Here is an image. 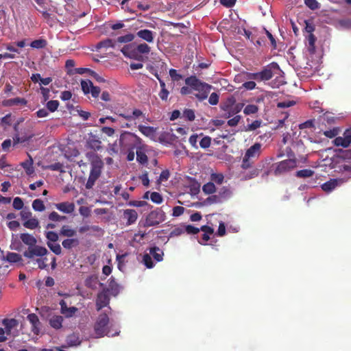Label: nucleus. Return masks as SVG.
<instances>
[{
  "label": "nucleus",
  "instance_id": "f257e3e1",
  "mask_svg": "<svg viewBox=\"0 0 351 351\" xmlns=\"http://www.w3.org/2000/svg\"><path fill=\"white\" fill-rule=\"evenodd\" d=\"M186 86H182L180 88V93L182 95H189L192 93V90H196L198 93L195 95V97L199 101H204L206 99L212 89L213 86L206 82H202L195 75H191L185 79Z\"/></svg>",
  "mask_w": 351,
  "mask_h": 351
},
{
  "label": "nucleus",
  "instance_id": "f03ea898",
  "mask_svg": "<svg viewBox=\"0 0 351 351\" xmlns=\"http://www.w3.org/2000/svg\"><path fill=\"white\" fill-rule=\"evenodd\" d=\"M86 157L90 162V171L85 186L87 189H90L101 176L104 164L101 157L94 152H86Z\"/></svg>",
  "mask_w": 351,
  "mask_h": 351
},
{
  "label": "nucleus",
  "instance_id": "7ed1b4c3",
  "mask_svg": "<svg viewBox=\"0 0 351 351\" xmlns=\"http://www.w3.org/2000/svg\"><path fill=\"white\" fill-rule=\"evenodd\" d=\"M19 237L23 243L28 246L27 250L23 254L24 257L32 259L35 256L42 257L47 254L48 251L46 247L36 245L37 239L32 234L21 233Z\"/></svg>",
  "mask_w": 351,
  "mask_h": 351
},
{
  "label": "nucleus",
  "instance_id": "20e7f679",
  "mask_svg": "<svg viewBox=\"0 0 351 351\" xmlns=\"http://www.w3.org/2000/svg\"><path fill=\"white\" fill-rule=\"evenodd\" d=\"M261 143H256L246 150L241 165L243 169H248L252 167L254 160L261 155Z\"/></svg>",
  "mask_w": 351,
  "mask_h": 351
},
{
  "label": "nucleus",
  "instance_id": "39448f33",
  "mask_svg": "<svg viewBox=\"0 0 351 351\" xmlns=\"http://www.w3.org/2000/svg\"><path fill=\"white\" fill-rule=\"evenodd\" d=\"M150 51L151 47L146 43H140L136 47H133L132 45H127L121 49V52L125 56L135 59H138L142 54H149Z\"/></svg>",
  "mask_w": 351,
  "mask_h": 351
},
{
  "label": "nucleus",
  "instance_id": "423d86ee",
  "mask_svg": "<svg viewBox=\"0 0 351 351\" xmlns=\"http://www.w3.org/2000/svg\"><path fill=\"white\" fill-rule=\"evenodd\" d=\"M109 323V317L106 313L100 314L94 326L95 337L97 338L102 337L104 335L114 336L107 331V325Z\"/></svg>",
  "mask_w": 351,
  "mask_h": 351
},
{
  "label": "nucleus",
  "instance_id": "0eeeda50",
  "mask_svg": "<svg viewBox=\"0 0 351 351\" xmlns=\"http://www.w3.org/2000/svg\"><path fill=\"white\" fill-rule=\"evenodd\" d=\"M274 174L276 176L285 174L297 167L296 158H289L273 165Z\"/></svg>",
  "mask_w": 351,
  "mask_h": 351
},
{
  "label": "nucleus",
  "instance_id": "6e6552de",
  "mask_svg": "<svg viewBox=\"0 0 351 351\" xmlns=\"http://www.w3.org/2000/svg\"><path fill=\"white\" fill-rule=\"evenodd\" d=\"M141 138L136 134L130 132H124L121 134L119 145L123 148L133 149L136 145L141 144Z\"/></svg>",
  "mask_w": 351,
  "mask_h": 351
},
{
  "label": "nucleus",
  "instance_id": "1a4fd4ad",
  "mask_svg": "<svg viewBox=\"0 0 351 351\" xmlns=\"http://www.w3.org/2000/svg\"><path fill=\"white\" fill-rule=\"evenodd\" d=\"M166 219L165 213L161 208H156L151 211L146 217L145 226H155Z\"/></svg>",
  "mask_w": 351,
  "mask_h": 351
},
{
  "label": "nucleus",
  "instance_id": "9d476101",
  "mask_svg": "<svg viewBox=\"0 0 351 351\" xmlns=\"http://www.w3.org/2000/svg\"><path fill=\"white\" fill-rule=\"evenodd\" d=\"M235 98L231 96L228 99L227 103L222 108V109L226 112V118H230V117L239 113V112L241 111L242 108H243L244 104H235Z\"/></svg>",
  "mask_w": 351,
  "mask_h": 351
},
{
  "label": "nucleus",
  "instance_id": "9b49d317",
  "mask_svg": "<svg viewBox=\"0 0 351 351\" xmlns=\"http://www.w3.org/2000/svg\"><path fill=\"white\" fill-rule=\"evenodd\" d=\"M34 136V134L29 130L24 129L20 133L14 134L13 136V145L29 141Z\"/></svg>",
  "mask_w": 351,
  "mask_h": 351
},
{
  "label": "nucleus",
  "instance_id": "f8f14e48",
  "mask_svg": "<svg viewBox=\"0 0 351 351\" xmlns=\"http://www.w3.org/2000/svg\"><path fill=\"white\" fill-rule=\"evenodd\" d=\"M271 69H279V66L276 62H272L270 65L264 67L263 69L258 72V82L267 81L272 78L273 72Z\"/></svg>",
  "mask_w": 351,
  "mask_h": 351
},
{
  "label": "nucleus",
  "instance_id": "ddd939ff",
  "mask_svg": "<svg viewBox=\"0 0 351 351\" xmlns=\"http://www.w3.org/2000/svg\"><path fill=\"white\" fill-rule=\"evenodd\" d=\"M156 36V33L147 29H139L136 36L141 40H143L147 43H153L154 42L155 37Z\"/></svg>",
  "mask_w": 351,
  "mask_h": 351
},
{
  "label": "nucleus",
  "instance_id": "4468645a",
  "mask_svg": "<svg viewBox=\"0 0 351 351\" xmlns=\"http://www.w3.org/2000/svg\"><path fill=\"white\" fill-rule=\"evenodd\" d=\"M333 143L337 147H348L351 143V129L346 130L342 136L336 137Z\"/></svg>",
  "mask_w": 351,
  "mask_h": 351
},
{
  "label": "nucleus",
  "instance_id": "2eb2a0df",
  "mask_svg": "<svg viewBox=\"0 0 351 351\" xmlns=\"http://www.w3.org/2000/svg\"><path fill=\"white\" fill-rule=\"evenodd\" d=\"M110 303V297L107 291L103 289L98 293L96 298V308L99 311Z\"/></svg>",
  "mask_w": 351,
  "mask_h": 351
},
{
  "label": "nucleus",
  "instance_id": "dca6fc26",
  "mask_svg": "<svg viewBox=\"0 0 351 351\" xmlns=\"http://www.w3.org/2000/svg\"><path fill=\"white\" fill-rule=\"evenodd\" d=\"M27 320L32 325V331L35 335H38L40 331V322L35 313H30L27 317Z\"/></svg>",
  "mask_w": 351,
  "mask_h": 351
},
{
  "label": "nucleus",
  "instance_id": "f3484780",
  "mask_svg": "<svg viewBox=\"0 0 351 351\" xmlns=\"http://www.w3.org/2000/svg\"><path fill=\"white\" fill-rule=\"evenodd\" d=\"M27 101L25 98L15 97L7 99L2 101L1 104L3 107H12L14 106H26Z\"/></svg>",
  "mask_w": 351,
  "mask_h": 351
},
{
  "label": "nucleus",
  "instance_id": "a211bd4d",
  "mask_svg": "<svg viewBox=\"0 0 351 351\" xmlns=\"http://www.w3.org/2000/svg\"><path fill=\"white\" fill-rule=\"evenodd\" d=\"M60 312L66 317H71L77 311V308L75 306L68 307L66 302L64 300H61L60 303Z\"/></svg>",
  "mask_w": 351,
  "mask_h": 351
},
{
  "label": "nucleus",
  "instance_id": "6ab92c4d",
  "mask_svg": "<svg viewBox=\"0 0 351 351\" xmlns=\"http://www.w3.org/2000/svg\"><path fill=\"white\" fill-rule=\"evenodd\" d=\"M118 115L121 117H123L125 120L128 121H132L137 119H139L141 117L143 116V112L139 109H134L132 110V114L129 113H119Z\"/></svg>",
  "mask_w": 351,
  "mask_h": 351
},
{
  "label": "nucleus",
  "instance_id": "aec40b11",
  "mask_svg": "<svg viewBox=\"0 0 351 351\" xmlns=\"http://www.w3.org/2000/svg\"><path fill=\"white\" fill-rule=\"evenodd\" d=\"M138 217L137 212L133 209H126L123 211V219L127 221V225L134 223Z\"/></svg>",
  "mask_w": 351,
  "mask_h": 351
},
{
  "label": "nucleus",
  "instance_id": "412c9836",
  "mask_svg": "<svg viewBox=\"0 0 351 351\" xmlns=\"http://www.w3.org/2000/svg\"><path fill=\"white\" fill-rule=\"evenodd\" d=\"M56 208L64 213L70 214L74 211L75 205L73 203H71L69 202H64L56 204Z\"/></svg>",
  "mask_w": 351,
  "mask_h": 351
},
{
  "label": "nucleus",
  "instance_id": "4be33fe9",
  "mask_svg": "<svg viewBox=\"0 0 351 351\" xmlns=\"http://www.w3.org/2000/svg\"><path fill=\"white\" fill-rule=\"evenodd\" d=\"M138 129L143 135L151 139L154 138L156 136V128L154 127L139 125Z\"/></svg>",
  "mask_w": 351,
  "mask_h": 351
},
{
  "label": "nucleus",
  "instance_id": "5701e85b",
  "mask_svg": "<svg viewBox=\"0 0 351 351\" xmlns=\"http://www.w3.org/2000/svg\"><path fill=\"white\" fill-rule=\"evenodd\" d=\"M109 48L116 49L117 48V42L114 40L107 38L99 42L96 45L97 50L101 49H108Z\"/></svg>",
  "mask_w": 351,
  "mask_h": 351
},
{
  "label": "nucleus",
  "instance_id": "b1692460",
  "mask_svg": "<svg viewBox=\"0 0 351 351\" xmlns=\"http://www.w3.org/2000/svg\"><path fill=\"white\" fill-rule=\"evenodd\" d=\"M28 159L22 162L21 166L25 169V173L28 176H31L34 173V168L33 167L34 160L30 154H27Z\"/></svg>",
  "mask_w": 351,
  "mask_h": 351
},
{
  "label": "nucleus",
  "instance_id": "393cba45",
  "mask_svg": "<svg viewBox=\"0 0 351 351\" xmlns=\"http://www.w3.org/2000/svg\"><path fill=\"white\" fill-rule=\"evenodd\" d=\"M107 292H110L111 295L116 296L120 291V286L115 281L113 277L109 279L108 288L104 289Z\"/></svg>",
  "mask_w": 351,
  "mask_h": 351
},
{
  "label": "nucleus",
  "instance_id": "a878e982",
  "mask_svg": "<svg viewBox=\"0 0 351 351\" xmlns=\"http://www.w3.org/2000/svg\"><path fill=\"white\" fill-rule=\"evenodd\" d=\"M339 182H341V180L338 179H330L328 182L324 183L321 187L324 191L330 193L338 186Z\"/></svg>",
  "mask_w": 351,
  "mask_h": 351
},
{
  "label": "nucleus",
  "instance_id": "bb28decb",
  "mask_svg": "<svg viewBox=\"0 0 351 351\" xmlns=\"http://www.w3.org/2000/svg\"><path fill=\"white\" fill-rule=\"evenodd\" d=\"M63 317L61 315H53L49 320L51 327L56 330L60 329L62 327Z\"/></svg>",
  "mask_w": 351,
  "mask_h": 351
},
{
  "label": "nucleus",
  "instance_id": "cd10ccee",
  "mask_svg": "<svg viewBox=\"0 0 351 351\" xmlns=\"http://www.w3.org/2000/svg\"><path fill=\"white\" fill-rule=\"evenodd\" d=\"M232 192L228 186L221 187L218 193V196L221 199V202L230 199L232 197Z\"/></svg>",
  "mask_w": 351,
  "mask_h": 351
},
{
  "label": "nucleus",
  "instance_id": "c85d7f7f",
  "mask_svg": "<svg viewBox=\"0 0 351 351\" xmlns=\"http://www.w3.org/2000/svg\"><path fill=\"white\" fill-rule=\"evenodd\" d=\"M3 325L5 326L6 333L9 335L12 329L16 327L19 322L15 319H4L2 322Z\"/></svg>",
  "mask_w": 351,
  "mask_h": 351
},
{
  "label": "nucleus",
  "instance_id": "c756f323",
  "mask_svg": "<svg viewBox=\"0 0 351 351\" xmlns=\"http://www.w3.org/2000/svg\"><path fill=\"white\" fill-rule=\"evenodd\" d=\"M80 241L77 238H68L66 239H64L62 245L64 248L66 250H70L73 247H76L79 245Z\"/></svg>",
  "mask_w": 351,
  "mask_h": 351
},
{
  "label": "nucleus",
  "instance_id": "7c9ffc66",
  "mask_svg": "<svg viewBox=\"0 0 351 351\" xmlns=\"http://www.w3.org/2000/svg\"><path fill=\"white\" fill-rule=\"evenodd\" d=\"M59 234L60 236L71 238L76 235V231L71 228L69 226L64 225L61 228Z\"/></svg>",
  "mask_w": 351,
  "mask_h": 351
},
{
  "label": "nucleus",
  "instance_id": "2f4dec72",
  "mask_svg": "<svg viewBox=\"0 0 351 351\" xmlns=\"http://www.w3.org/2000/svg\"><path fill=\"white\" fill-rule=\"evenodd\" d=\"M149 254L152 255L156 261H162L163 252L158 247H153L149 249Z\"/></svg>",
  "mask_w": 351,
  "mask_h": 351
},
{
  "label": "nucleus",
  "instance_id": "473e14b6",
  "mask_svg": "<svg viewBox=\"0 0 351 351\" xmlns=\"http://www.w3.org/2000/svg\"><path fill=\"white\" fill-rule=\"evenodd\" d=\"M23 226L29 230H34L37 228H39V221L38 220L34 217L30 218L26 221H25L23 223Z\"/></svg>",
  "mask_w": 351,
  "mask_h": 351
},
{
  "label": "nucleus",
  "instance_id": "72a5a7b5",
  "mask_svg": "<svg viewBox=\"0 0 351 351\" xmlns=\"http://www.w3.org/2000/svg\"><path fill=\"white\" fill-rule=\"evenodd\" d=\"M4 258L11 263H16L22 261L21 255L15 252H8Z\"/></svg>",
  "mask_w": 351,
  "mask_h": 351
},
{
  "label": "nucleus",
  "instance_id": "f704fd0d",
  "mask_svg": "<svg viewBox=\"0 0 351 351\" xmlns=\"http://www.w3.org/2000/svg\"><path fill=\"white\" fill-rule=\"evenodd\" d=\"M66 343L69 346H77L81 343V340L77 335L73 333L66 337Z\"/></svg>",
  "mask_w": 351,
  "mask_h": 351
},
{
  "label": "nucleus",
  "instance_id": "c9c22d12",
  "mask_svg": "<svg viewBox=\"0 0 351 351\" xmlns=\"http://www.w3.org/2000/svg\"><path fill=\"white\" fill-rule=\"evenodd\" d=\"M98 280L97 278L94 276H90L84 281V285L91 289H95L97 288Z\"/></svg>",
  "mask_w": 351,
  "mask_h": 351
},
{
  "label": "nucleus",
  "instance_id": "e433bc0d",
  "mask_svg": "<svg viewBox=\"0 0 351 351\" xmlns=\"http://www.w3.org/2000/svg\"><path fill=\"white\" fill-rule=\"evenodd\" d=\"M262 167L263 165H258L256 167L252 169L249 172H247L244 176L245 180H250L257 177L262 169Z\"/></svg>",
  "mask_w": 351,
  "mask_h": 351
},
{
  "label": "nucleus",
  "instance_id": "4c0bfd02",
  "mask_svg": "<svg viewBox=\"0 0 351 351\" xmlns=\"http://www.w3.org/2000/svg\"><path fill=\"white\" fill-rule=\"evenodd\" d=\"M47 45V41L44 38L34 40L30 43V47L34 49H43Z\"/></svg>",
  "mask_w": 351,
  "mask_h": 351
},
{
  "label": "nucleus",
  "instance_id": "58836bf2",
  "mask_svg": "<svg viewBox=\"0 0 351 351\" xmlns=\"http://www.w3.org/2000/svg\"><path fill=\"white\" fill-rule=\"evenodd\" d=\"M307 40L308 43V50L310 53L313 54L315 52V44L316 41V38L313 34H310L307 37Z\"/></svg>",
  "mask_w": 351,
  "mask_h": 351
},
{
  "label": "nucleus",
  "instance_id": "ea45409f",
  "mask_svg": "<svg viewBox=\"0 0 351 351\" xmlns=\"http://www.w3.org/2000/svg\"><path fill=\"white\" fill-rule=\"evenodd\" d=\"M136 160L142 165H145L147 163V156L146 154L141 150V148H138L136 150Z\"/></svg>",
  "mask_w": 351,
  "mask_h": 351
},
{
  "label": "nucleus",
  "instance_id": "a19ab883",
  "mask_svg": "<svg viewBox=\"0 0 351 351\" xmlns=\"http://www.w3.org/2000/svg\"><path fill=\"white\" fill-rule=\"evenodd\" d=\"M202 191L205 194H213L216 191V186L213 182H209L203 185Z\"/></svg>",
  "mask_w": 351,
  "mask_h": 351
},
{
  "label": "nucleus",
  "instance_id": "79ce46f5",
  "mask_svg": "<svg viewBox=\"0 0 351 351\" xmlns=\"http://www.w3.org/2000/svg\"><path fill=\"white\" fill-rule=\"evenodd\" d=\"M135 38V35L133 34H127L124 36H119L114 40L117 43H128L132 41Z\"/></svg>",
  "mask_w": 351,
  "mask_h": 351
},
{
  "label": "nucleus",
  "instance_id": "37998d69",
  "mask_svg": "<svg viewBox=\"0 0 351 351\" xmlns=\"http://www.w3.org/2000/svg\"><path fill=\"white\" fill-rule=\"evenodd\" d=\"M32 208L35 211L42 212L45 210L43 202L40 199H36L32 202Z\"/></svg>",
  "mask_w": 351,
  "mask_h": 351
},
{
  "label": "nucleus",
  "instance_id": "c03bdc74",
  "mask_svg": "<svg viewBox=\"0 0 351 351\" xmlns=\"http://www.w3.org/2000/svg\"><path fill=\"white\" fill-rule=\"evenodd\" d=\"M258 111V106L255 104H249L247 105L244 110L243 113L246 115H250L257 113Z\"/></svg>",
  "mask_w": 351,
  "mask_h": 351
},
{
  "label": "nucleus",
  "instance_id": "a18cd8bd",
  "mask_svg": "<svg viewBox=\"0 0 351 351\" xmlns=\"http://www.w3.org/2000/svg\"><path fill=\"white\" fill-rule=\"evenodd\" d=\"M314 171L309 169H304L296 172V176L298 178H309L313 176Z\"/></svg>",
  "mask_w": 351,
  "mask_h": 351
},
{
  "label": "nucleus",
  "instance_id": "49530a36",
  "mask_svg": "<svg viewBox=\"0 0 351 351\" xmlns=\"http://www.w3.org/2000/svg\"><path fill=\"white\" fill-rule=\"evenodd\" d=\"M211 182L214 184H221L224 180V176L222 173H212L210 175Z\"/></svg>",
  "mask_w": 351,
  "mask_h": 351
},
{
  "label": "nucleus",
  "instance_id": "de8ad7c7",
  "mask_svg": "<svg viewBox=\"0 0 351 351\" xmlns=\"http://www.w3.org/2000/svg\"><path fill=\"white\" fill-rule=\"evenodd\" d=\"M49 248L56 255H60L62 253V248L60 245L58 243H54L51 242L47 243Z\"/></svg>",
  "mask_w": 351,
  "mask_h": 351
},
{
  "label": "nucleus",
  "instance_id": "09e8293b",
  "mask_svg": "<svg viewBox=\"0 0 351 351\" xmlns=\"http://www.w3.org/2000/svg\"><path fill=\"white\" fill-rule=\"evenodd\" d=\"M93 82L89 80H82L81 82V86L82 90L84 93V94H88L90 93V90L92 88Z\"/></svg>",
  "mask_w": 351,
  "mask_h": 351
},
{
  "label": "nucleus",
  "instance_id": "8fccbe9b",
  "mask_svg": "<svg viewBox=\"0 0 351 351\" xmlns=\"http://www.w3.org/2000/svg\"><path fill=\"white\" fill-rule=\"evenodd\" d=\"M182 117L188 121H194L195 118L194 110L191 109H185L183 112Z\"/></svg>",
  "mask_w": 351,
  "mask_h": 351
},
{
  "label": "nucleus",
  "instance_id": "3c124183",
  "mask_svg": "<svg viewBox=\"0 0 351 351\" xmlns=\"http://www.w3.org/2000/svg\"><path fill=\"white\" fill-rule=\"evenodd\" d=\"M143 262L144 265L149 269H151L154 266V264L152 261V257L149 254H145L143 255Z\"/></svg>",
  "mask_w": 351,
  "mask_h": 351
},
{
  "label": "nucleus",
  "instance_id": "603ef678",
  "mask_svg": "<svg viewBox=\"0 0 351 351\" xmlns=\"http://www.w3.org/2000/svg\"><path fill=\"white\" fill-rule=\"evenodd\" d=\"M101 141L95 138H92L88 141L89 147L94 150H99L101 148Z\"/></svg>",
  "mask_w": 351,
  "mask_h": 351
},
{
  "label": "nucleus",
  "instance_id": "864d4df0",
  "mask_svg": "<svg viewBox=\"0 0 351 351\" xmlns=\"http://www.w3.org/2000/svg\"><path fill=\"white\" fill-rule=\"evenodd\" d=\"M49 219L52 221H61L66 219L65 216H61L58 213L53 211L49 215Z\"/></svg>",
  "mask_w": 351,
  "mask_h": 351
},
{
  "label": "nucleus",
  "instance_id": "5fc2aeb1",
  "mask_svg": "<svg viewBox=\"0 0 351 351\" xmlns=\"http://www.w3.org/2000/svg\"><path fill=\"white\" fill-rule=\"evenodd\" d=\"M59 106V102L57 100H50L47 103V110L51 112H55Z\"/></svg>",
  "mask_w": 351,
  "mask_h": 351
},
{
  "label": "nucleus",
  "instance_id": "6e6d98bb",
  "mask_svg": "<svg viewBox=\"0 0 351 351\" xmlns=\"http://www.w3.org/2000/svg\"><path fill=\"white\" fill-rule=\"evenodd\" d=\"M184 232H186L188 234H197L199 232L200 229L193 226V225H186L184 226Z\"/></svg>",
  "mask_w": 351,
  "mask_h": 351
},
{
  "label": "nucleus",
  "instance_id": "4d7b16f0",
  "mask_svg": "<svg viewBox=\"0 0 351 351\" xmlns=\"http://www.w3.org/2000/svg\"><path fill=\"white\" fill-rule=\"evenodd\" d=\"M47 169L51 170V171H58L61 173L64 172V165L63 164L60 162H55L53 164H51L47 167Z\"/></svg>",
  "mask_w": 351,
  "mask_h": 351
},
{
  "label": "nucleus",
  "instance_id": "13d9d810",
  "mask_svg": "<svg viewBox=\"0 0 351 351\" xmlns=\"http://www.w3.org/2000/svg\"><path fill=\"white\" fill-rule=\"evenodd\" d=\"M262 121L261 120H255L252 123L248 124L245 128V131H254L260 128Z\"/></svg>",
  "mask_w": 351,
  "mask_h": 351
},
{
  "label": "nucleus",
  "instance_id": "bf43d9fd",
  "mask_svg": "<svg viewBox=\"0 0 351 351\" xmlns=\"http://www.w3.org/2000/svg\"><path fill=\"white\" fill-rule=\"evenodd\" d=\"M42 13V16L44 18V19L46 21V22L50 25L53 26L54 23L53 17H52L51 14L49 13L47 11H40Z\"/></svg>",
  "mask_w": 351,
  "mask_h": 351
},
{
  "label": "nucleus",
  "instance_id": "052dcab7",
  "mask_svg": "<svg viewBox=\"0 0 351 351\" xmlns=\"http://www.w3.org/2000/svg\"><path fill=\"white\" fill-rule=\"evenodd\" d=\"M12 206L16 210H21L24 206L23 199L19 197L14 198Z\"/></svg>",
  "mask_w": 351,
  "mask_h": 351
},
{
  "label": "nucleus",
  "instance_id": "680f3d73",
  "mask_svg": "<svg viewBox=\"0 0 351 351\" xmlns=\"http://www.w3.org/2000/svg\"><path fill=\"white\" fill-rule=\"evenodd\" d=\"M210 144L211 138L208 136L203 137L199 142V146L203 149L208 148L210 146Z\"/></svg>",
  "mask_w": 351,
  "mask_h": 351
},
{
  "label": "nucleus",
  "instance_id": "e2e57ef3",
  "mask_svg": "<svg viewBox=\"0 0 351 351\" xmlns=\"http://www.w3.org/2000/svg\"><path fill=\"white\" fill-rule=\"evenodd\" d=\"M46 238L48 239L47 242L54 243L58 240V234L53 231H49L46 233Z\"/></svg>",
  "mask_w": 351,
  "mask_h": 351
},
{
  "label": "nucleus",
  "instance_id": "0e129e2a",
  "mask_svg": "<svg viewBox=\"0 0 351 351\" xmlns=\"http://www.w3.org/2000/svg\"><path fill=\"white\" fill-rule=\"evenodd\" d=\"M205 203L208 204H219L221 203V201L217 195H213L206 199Z\"/></svg>",
  "mask_w": 351,
  "mask_h": 351
},
{
  "label": "nucleus",
  "instance_id": "69168bd1",
  "mask_svg": "<svg viewBox=\"0 0 351 351\" xmlns=\"http://www.w3.org/2000/svg\"><path fill=\"white\" fill-rule=\"evenodd\" d=\"M150 199L156 204H160L163 200L162 195L158 192H152L150 195Z\"/></svg>",
  "mask_w": 351,
  "mask_h": 351
},
{
  "label": "nucleus",
  "instance_id": "338daca9",
  "mask_svg": "<svg viewBox=\"0 0 351 351\" xmlns=\"http://www.w3.org/2000/svg\"><path fill=\"white\" fill-rule=\"evenodd\" d=\"M169 75L173 81L178 82L182 79V75L179 74L176 69H171L169 70Z\"/></svg>",
  "mask_w": 351,
  "mask_h": 351
},
{
  "label": "nucleus",
  "instance_id": "774afa93",
  "mask_svg": "<svg viewBox=\"0 0 351 351\" xmlns=\"http://www.w3.org/2000/svg\"><path fill=\"white\" fill-rule=\"evenodd\" d=\"M306 5L312 10L319 8V3L316 0H304Z\"/></svg>",
  "mask_w": 351,
  "mask_h": 351
}]
</instances>
